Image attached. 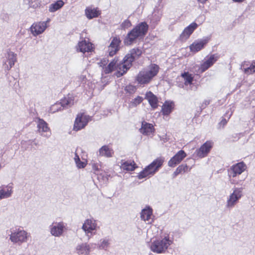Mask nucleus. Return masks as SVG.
Listing matches in <instances>:
<instances>
[{"label":"nucleus","mask_w":255,"mask_h":255,"mask_svg":"<svg viewBox=\"0 0 255 255\" xmlns=\"http://www.w3.org/2000/svg\"><path fill=\"white\" fill-rule=\"evenodd\" d=\"M159 67L155 64H151L148 67L140 71L135 77L138 84L145 85L149 83L153 78L157 74Z\"/></svg>","instance_id":"nucleus-2"},{"label":"nucleus","mask_w":255,"mask_h":255,"mask_svg":"<svg viewBox=\"0 0 255 255\" xmlns=\"http://www.w3.org/2000/svg\"><path fill=\"white\" fill-rule=\"evenodd\" d=\"M37 128L38 132L42 136L49 137L51 135L50 129L48 127L47 123L43 119H38Z\"/></svg>","instance_id":"nucleus-12"},{"label":"nucleus","mask_w":255,"mask_h":255,"mask_svg":"<svg viewBox=\"0 0 255 255\" xmlns=\"http://www.w3.org/2000/svg\"><path fill=\"white\" fill-rule=\"evenodd\" d=\"M121 43V40L119 38L115 37L112 40L109 46V53L111 56H113L119 50V45Z\"/></svg>","instance_id":"nucleus-21"},{"label":"nucleus","mask_w":255,"mask_h":255,"mask_svg":"<svg viewBox=\"0 0 255 255\" xmlns=\"http://www.w3.org/2000/svg\"><path fill=\"white\" fill-rule=\"evenodd\" d=\"M148 30V25L146 23L141 22L128 34L125 39V43L128 45H131L137 38L143 37Z\"/></svg>","instance_id":"nucleus-3"},{"label":"nucleus","mask_w":255,"mask_h":255,"mask_svg":"<svg viewBox=\"0 0 255 255\" xmlns=\"http://www.w3.org/2000/svg\"><path fill=\"white\" fill-rule=\"evenodd\" d=\"M243 196V188L236 187L227 200L226 207L229 209L233 208Z\"/></svg>","instance_id":"nucleus-8"},{"label":"nucleus","mask_w":255,"mask_h":255,"mask_svg":"<svg viewBox=\"0 0 255 255\" xmlns=\"http://www.w3.org/2000/svg\"><path fill=\"white\" fill-rule=\"evenodd\" d=\"M79 80L82 83H85L86 82V76L84 75H81L79 77Z\"/></svg>","instance_id":"nucleus-42"},{"label":"nucleus","mask_w":255,"mask_h":255,"mask_svg":"<svg viewBox=\"0 0 255 255\" xmlns=\"http://www.w3.org/2000/svg\"><path fill=\"white\" fill-rule=\"evenodd\" d=\"M174 104L173 102H166L162 108V112L164 115H169L173 108Z\"/></svg>","instance_id":"nucleus-31"},{"label":"nucleus","mask_w":255,"mask_h":255,"mask_svg":"<svg viewBox=\"0 0 255 255\" xmlns=\"http://www.w3.org/2000/svg\"><path fill=\"white\" fill-rule=\"evenodd\" d=\"M5 60L4 62V67L7 70H9L14 65L16 61V54L11 51H7L5 55Z\"/></svg>","instance_id":"nucleus-14"},{"label":"nucleus","mask_w":255,"mask_h":255,"mask_svg":"<svg viewBox=\"0 0 255 255\" xmlns=\"http://www.w3.org/2000/svg\"><path fill=\"white\" fill-rule=\"evenodd\" d=\"M173 243L172 240L168 236L162 239L155 240L152 242L150 245L151 251L156 254H164L168 247Z\"/></svg>","instance_id":"nucleus-5"},{"label":"nucleus","mask_w":255,"mask_h":255,"mask_svg":"<svg viewBox=\"0 0 255 255\" xmlns=\"http://www.w3.org/2000/svg\"><path fill=\"white\" fill-rule=\"evenodd\" d=\"M198 1L202 3H204L207 1V0H198Z\"/></svg>","instance_id":"nucleus-48"},{"label":"nucleus","mask_w":255,"mask_h":255,"mask_svg":"<svg viewBox=\"0 0 255 255\" xmlns=\"http://www.w3.org/2000/svg\"><path fill=\"white\" fill-rule=\"evenodd\" d=\"M246 169V165L243 162L238 163L231 167L229 170V176L232 184H239L245 180L246 177L240 175Z\"/></svg>","instance_id":"nucleus-4"},{"label":"nucleus","mask_w":255,"mask_h":255,"mask_svg":"<svg viewBox=\"0 0 255 255\" xmlns=\"http://www.w3.org/2000/svg\"><path fill=\"white\" fill-rule=\"evenodd\" d=\"M163 162V160L162 159H155L138 174V178L141 179L149 175L154 174L158 168L161 166Z\"/></svg>","instance_id":"nucleus-6"},{"label":"nucleus","mask_w":255,"mask_h":255,"mask_svg":"<svg viewBox=\"0 0 255 255\" xmlns=\"http://www.w3.org/2000/svg\"><path fill=\"white\" fill-rule=\"evenodd\" d=\"M142 100L143 98L141 97L137 96L136 98L134 99L133 101L131 102L130 105L132 107H135L137 105H139L140 103H141Z\"/></svg>","instance_id":"nucleus-37"},{"label":"nucleus","mask_w":255,"mask_h":255,"mask_svg":"<svg viewBox=\"0 0 255 255\" xmlns=\"http://www.w3.org/2000/svg\"><path fill=\"white\" fill-rule=\"evenodd\" d=\"M131 23L128 20H126L125 21H124L122 24V27L124 28H127L129 27Z\"/></svg>","instance_id":"nucleus-40"},{"label":"nucleus","mask_w":255,"mask_h":255,"mask_svg":"<svg viewBox=\"0 0 255 255\" xmlns=\"http://www.w3.org/2000/svg\"><path fill=\"white\" fill-rule=\"evenodd\" d=\"M60 103L63 108L71 107L74 104V97L72 95H69L62 99Z\"/></svg>","instance_id":"nucleus-28"},{"label":"nucleus","mask_w":255,"mask_h":255,"mask_svg":"<svg viewBox=\"0 0 255 255\" xmlns=\"http://www.w3.org/2000/svg\"><path fill=\"white\" fill-rule=\"evenodd\" d=\"M134 161H127L121 164V167L124 170L127 171H133L136 167Z\"/></svg>","instance_id":"nucleus-30"},{"label":"nucleus","mask_w":255,"mask_h":255,"mask_svg":"<svg viewBox=\"0 0 255 255\" xmlns=\"http://www.w3.org/2000/svg\"><path fill=\"white\" fill-rule=\"evenodd\" d=\"M182 77L185 80V85L191 84L193 81V78L191 74L188 72H185L182 74Z\"/></svg>","instance_id":"nucleus-33"},{"label":"nucleus","mask_w":255,"mask_h":255,"mask_svg":"<svg viewBox=\"0 0 255 255\" xmlns=\"http://www.w3.org/2000/svg\"><path fill=\"white\" fill-rule=\"evenodd\" d=\"M64 4L63 1L59 0L55 3L51 4L49 6V11L51 12H54L61 8Z\"/></svg>","instance_id":"nucleus-32"},{"label":"nucleus","mask_w":255,"mask_h":255,"mask_svg":"<svg viewBox=\"0 0 255 255\" xmlns=\"http://www.w3.org/2000/svg\"><path fill=\"white\" fill-rule=\"evenodd\" d=\"M110 245L109 240L106 239H102L99 244V248L100 249L106 250Z\"/></svg>","instance_id":"nucleus-35"},{"label":"nucleus","mask_w":255,"mask_h":255,"mask_svg":"<svg viewBox=\"0 0 255 255\" xmlns=\"http://www.w3.org/2000/svg\"><path fill=\"white\" fill-rule=\"evenodd\" d=\"M85 14L88 19H92L98 17L100 12L97 9L87 7L85 9Z\"/></svg>","instance_id":"nucleus-29"},{"label":"nucleus","mask_w":255,"mask_h":255,"mask_svg":"<svg viewBox=\"0 0 255 255\" xmlns=\"http://www.w3.org/2000/svg\"><path fill=\"white\" fill-rule=\"evenodd\" d=\"M76 164L77 167L78 168H84L87 164L86 162L81 161V160H80V162H78Z\"/></svg>","instance_id":"nucleus-39"},{"label":"nucleus","mask_w":255,"mask_h":255,"mask_svg":"<svg viewBox=\"0 0 255 255\" xmlns=\"http://www.w3.org/2000/svg\"><path fill=\"white\" fill-rule=\"evenodd\" d=\"M208 39H202L198 42L193 43L190 46V50L192 52H196L202 49L204 45L207 43Z\"/></svg>","instance_id":"nucleus-23"},{"label":"nucleus","mask_w":255,"mask_h":255,"mask_svg":"<svg viewBox=\"0 0 255 255\" xmlns=\"http://www.w3.org/2000/svg\"><path fill=\"white\" fill-rule=\"evenodd\" d=\"M28 1V4L30 6L34 7V5H32V3L35 0H27Z\"/></svg>","instance_id":"nucleus-46"},{"label":"nucleus","mask_w":255,"mask_h":255,"mask_svg":"<svg viewBox=\"0 0 255 255\" xmlns=\"http://www.w3.org/2000/svg\"><path fill=\"white\" fill-rule=\"evenodd\" d=\"M178 168H180V170L181 172H187L188 169V167L186 164H182L178 166Z\"/></svg>","instance_id":"nucleus-41"},{"label":"nucleus","mask_w":255,"mask_h":255,"mask_svg":"<svg viewBox=\"0 0 255 255\" xmlns=\"http://www.w3.org/2000/svg\"><path fill=\"white\" fill-rule=\"evenodd\" d=\"M141 54L140 49L133 48L125 57L122 63H119L117 60L114 59L105 68L104 72L105 73H110L114 70H117L116 75L117 77H120L129 69L133 60L138 58Z\"/></svg>","instance_id":"nucleus-1"},{"label":"nucleus","mask_w":255,"mask_h":255,"mask_svg":"<svg viewBox=\"0 0 255 255\" xmlns=\"http://www.w3.org/2000/svg\"><path fill=\"white\" fill-rule=\"evenodd\" d=\"M244 72L248 74L255 72V61L253 62L249 67L245 69Z\"/></svg>","instance_id":"nucleus-36"},{"label":"nucleus","mask_w":255,"mask_h":255,"mask_svg":"<svg viewBox=\"0 0 255 255\" xmlns=\"http://www.w3.org/2000/svg\"><path fill=\"white\" fill-rule=\"evenodd\" d=\"M76 47L77 51L83 53L90 52L93 49V44L86 40H83L79 42Z\"/></svg>","instance_id":"nucleus-19"},{"label":"nucleus","mask_w":255,"mask_h":255,"mask_svg":"<svg viewBox=\"0 0 255 255\" xmlns=\"http://www.w3.org/2000/svg\"><path fill=\"white\" fill-rule=\"evenodd\" d=\"M13 193L11 185H2L0 186V200L10 198Z\"/></svg>","instance_id":"nucleus-17"},{"label":"nucleus","mask_w":255,"mask_h":255,"mask_svg":"<svg viewBox=\"0 0 255 255\" xmlns=\"http://www.w3.org/2000/svg\"><path fill=\"white\" fill-rule=\"evenodd\" d=\"M50 21V19L48 18L47 20L45 21L46 22V24Z\"/></svg>","instance_id":"nucleus-49"},{"label":"nucleus","mask_w":255,"mask_h":255,"mask_svg":"<svg viewBox=\"0 0 255 255\" xmlns=\"http://www.w3.org/2000/svg\"><path fill=\"white\" fill-rule=\"evenodd\" d=\"M97 228L96 221L93 219H87L82 226V229L89 238L95 234L94 232L97 230Z\"/></svg>","instance_id":"nucleus-9"},{"label":"nucleus","mask_w":255,"mask_h":255,"mask_svg":"<svg viewBox=\"0 0 255 255\" xmlns=\"http://www.w3.org/2000/svg\"><path fill=\"white\" fill-rule=\"evenodd\" d=\"M90 117L83 113H80L77 115L75 119L73 129L75 131H78L87 125L90 121Z\"/></svg>","instance_id":"nucleus-10"},{"label":"nucleus","mask_w":255,"mask_h":255,"mask_svg":"<svg viewBox=\"0 0 255 255\" xmlns=\"http://www.w3.org/2000/svg\"><path fill=\"white\" fill-rule=\"evenodd\" d=\"M197 27L198 25L195 22L190 24L184 29L179 36V39L182 41H186Z\"/></svg>","instance_id":"nucleus-15"},{"label":"nucleus","mask_w":255,"mask_h":255,"mask_svg":"<svg viewBox=\"0 0 255 255\" xmlns=\"http://www.w3.org/2000/svg\"><path fill=\"white\" fill-rule=\"evenodd\" d=\"M140 131L143 134L149 135L153 132L154 128L151 124L144 122L142 123Z\"/></svg>","instance_id":"nucleus-24"},{"label":"nucleus","mask_w":255,"mask_h":255,"mask_svg":"<svg viewBox=\"0 0 255 255\" xmlns=\"http://www.w3.org/2000/svg\"><path fill=\"white\" fill-rule=\"evenodd\" d=\"M47 27L46 22L40 21L33 23L30 29L32 35L36 36L42 33Z\"/></svg>","instance_id":"nucleus-13"},{"label":"nucleus","mask_w":255,"mask_h":255,"mask_svg":"<svg viewBox=\"0 0 255 255\" xmlns=\"http://www.w3.org/2000/svg\"><path fill=\"white\" fill-rule=\"evenodd\" d=\"M145 98L148 100L150 105L153 109H155L157 107V98L151 92H148L146 94Z\"/></svg>","instance_id":"nucleus-25"},{"label":"nucleus","mask_w":255,"mask_h":255,"mask_svg":"<svg viewBox=\"0 0 255 255\" xmlns=\"http://www.w3.org/2000/svg\"><path fill=\"white\" fill-rule=\"evenodd\" d=\"M217 59L218 57L215 55H211L207 60L201 64L200 67L201 71L203 72L207 70L214 64V63L217 60Z\"/></svg>","instance_id":"nucleus-22"},{"label":"nucleus","mask_w":255,"mask_h":255,"mask_svg":"<svg viewBox=\"0 0 255 255\" xmlns=\"http://www.w3.org/2000/svg\"><path fill=\"white\" fill-rule=\"evenodd\" d=\"M125 90L129 94L134 93L136 91V87L131 85H128L125 87Z\"/></svg>","instance_id":"nucleus-38"},{"label":"nucleus","mask_w":255,"mask_h":255,"mask_svg":"<svg viewBox=\"0 0 255 255\" xmlns=\"http://www.w3.org/2000/svg\"><path fill=\"white\" fill-rule=\"evenodd\" d=\"M182 172L180 170V168H178V167L176 168L175 171L174 172V174L175 176L179 174V173H181Z\"/></svg>","instance_id":"nucleus-44"},{"label":"nucleus","mask_w":255,"mask_h":255,"mask_svg":"<svg viewBox=\"0 0 255 255\" xmlns=\"http://www.w3.org/2000/svg\"><path fill=\"white\" fill-rule=\"evenodd\" d=\"M186 155L187 154L184 150H181L179 151L168 161V166L172 167H175L176 165L179 164Z\"/></svg>","instance_id":"nucleus-16"},{"label":"nucleus","mask_w":255,"mask_h":255,"mask_svg":"<svg viewBox=\"0 0 255 255\" xmlns=\"http://www.w3.org/2000/svg\"><path fill=\"white\" fill-rule=\"evenodd\" d=\"M62 106L61 105V103H55V104L53 105L50 108L49 112L50 113L53 114L55 112H58L59 111L62 110Z\"/></svg>","instance_id":"nucleus-34"},{"label":"nucleus","mask_w":255,"mask_h":255,"mask_svg":"<svg viewBox=\"0 0 255 255\" xmlns=\"http://www.w3.org/2000/svg\"><path fill=\"white\" fill-rule=\"evenodd\" d=\"M227 123V121L226 119H223L221 121L220 124L223 125V126H225Z\"/></svg>","instance_id":"nucleus-45"},{"label":"nucleus","mask_w":255,"mask_h":255,"mask_svg":"<svg viewBox=\"0 0 255 255\" xmlns=\"http://www.w3.org/2000/svg\"><path fill=\"white\" fill-rule=\"evenodd\" d=\"M74 160L76 163H77L78 162H80V159L77 153H75Z\"/></svg>","instance_id":"nucleus-43"},{"label":"nucleus","mask_w":255,"mask_h":255,"mask_svg":"<svg viewBox=\"0 0 255 255\" xmlns=\"http://www.w3.org/2000/svg\"><path fill=\"white\" fill-rule=\"evenodd\" d=\"M65 228V225L63 222L53 223L50 226V233L56 237L61 236Z\"/></svg>","instance_id":"nucleus-11"},{"label":"nucleus","mask_w":255,"mask_h":255,"mask_svg":"<svg viewBox=\"0 0 255 255\" xmlns=\"http://www.w3.org/2000/svg\"><path fill=\"white\" fill-rule=\"evenodd\" d=\"M152 214V210L149 207H146L142 209L140 214V217L142 220L144 221L150 222L151 217Z\"/></svg>","instance_id":"nucleus-26"},{"label":"nucleus","mask_w":255,"mask_h":255,"mask_svg":"<svg viewBox=\"0 0 255 255\" xmlns=\"http://www.w3.org/2000/svg\"><path fill=\"white\" fill-rule=\"evenodd\" d=\"M213 146V143L208 141L204 143L200 148L196 150L197 155L200 158L207 156Z\"/></svg>","instance_id":"nucleus-18"},{"label":"nucleus","mask_w":255,"mask_h":255,"mask_svg":"<svg viewBox=\"0 0 255 255\" xmlns=\"http://www.w3.org/2000/svg\"><path fill=\"white\" fill-rule=\"evenodd\" d=\"M114 153V152L113 150L109 147V146L104 145L100 149H99V154L100 155L104 156L107 157H112L113 154Z\"/></svg>","instance_id":"nucleus-27"},{"label":"nucleus","mask_w":255,"mask_h":255,"mask_svg":"<svg viewBox=\"0 0 255 255\" xmlns=\"http://www.w3.org/2000/svg\"><path fill=\"white\" fill-rule=\"evenodd\" d=\"M233 0L235 2H242L244 1L245 0Z\"/></svg>","instance_id":"nucleus-47"},{"label":"nucleus","mask_w":255,"mask_h":255,"mask_svg":"<svg viewBox=\"0 0 255 255\" xmlns=\"http://www.w3.org/2000/svg\"><path fill=\"white\" fill-rule=\"evenodd\" d=\"M91 250L90 245L85 243L79 244L75 248V253L78 255H90Z\"/></svg>","instance_id":"nucleus-20"},{"label":"nucleus","mask_w":255,"mask_h":255,"mask_svg":"<svg viewBox=\"0 0 255 255\" xmlns=\"http://www.w3.org/2000/svg\"><path fill=\"white\" fill-rule=\"evenodd\" d=\"M29 236L30 235L25 230L18 229L11 232L9 235V240L13 244L21 245L27 241Z\"/></svg>","instance_id":"nucleus-7"}]
</instances>
